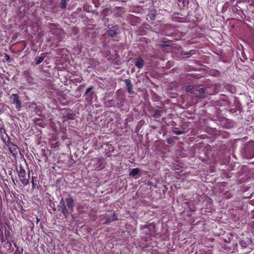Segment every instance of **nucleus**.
Here are the masks:
<instances>
[{
	"label": "nucleus",
	"instance_id": "f257e3e1",
	"mask_svg": "<svg viewBox=\"0 0 254 254\" xmlns=\"http://www.w3.org/2000/svg\"><path fill=\"white\" fill-rule=\"evenodd\" d=\"M74 204L73 197L68 195L65 200L63 198H62L58 205V210L63 214L65 218H67L69 215L68 211H70V212L73 211Z\"/></svg>",
	"mask_w": 254,
	"mask_h": 254
},
{
	"label": "nucleus",
	"instance_id": "f03ea898",
	"mask_svg": "<svg viewBox=\"0 0 254 254\" xmlns=\"http://www.w3.org/2000/svg\"><path fill=\"white\" fill-rule=\"evenodd\" d=\"M18 178L22 184L26 186L29 184V174L28 178H26V171L22 166H20L19 169L17 170Z\"/></svg>",
	"mask_w": 254,
	"mask_h": 254
},
{
	"label": "nucleus",
	"instance_id": "7ed1b4c3",
	"mask_svg": "<svg viewBox=\"0 0 254 254\" xmlns=\"http://www.w3.org/2000/svg\"><path fill=\"white\" fill-rule=\"evenodd\" d=\"M9 101L11 104L15 105V108L20 111L22 108V102L20 100V96L18 94H11L9 97Z\"/></svg>",
	"mask_w": 254,
	"mask_h": 254
},
{
	"label": "nucleus",
	"instance_id": "20e7f679",
	"mask_svg": "<svg viewBox=\"0 0 254 254\" xmlns=\"http://www.w3.org/2000/svg\"><path fill=\"white\" fill-rule=\"evenodd\" d=\"M244 155L248 159L254 157V141L249 142L244 150Z\"/></svg>",
	"mask_w": 254,
	"mask_h": 254
},
{
	"label": "nucleus",
	"instance_id": "39448f33",
	"mask_svg": "<svg viewBox=\"0 0 254 254\" xmlns=\"http://www.w3.org/2000/svg\"><path fill=\"white\" fill-rule=\"evenodd\" d=\"M95 170H100L104 168L105 161L102 157L93 158L91 161Z\"/></svg>",
	"mask_w": 254,
	"mask_h": 254
},
{
	"label": "nucleus",
	"instance_id": "423d86ee",
	"mask_svg": "<svg viewBox=\"0 0 254 254\" xmlns=\"http://www.w3.org/2000/svg\"><path fill=\"white\" fill-rule=\"evenodd\" d=\"M239 20L243 21L250 28H254V17H240Z\"/></svg>",
	"mask_w": 254,
	"mask_h": 254
},
{
	"label": "nucleus",
	"instance_id": "0eeeda50",
	"mask_svg": "<svg viewBox=\"0 0 254 254\" xmlns=\"http://www.w3.org/2000/svg\"><path fill=\"white\" fill-rule=\"evenodd\" d=\"M52 33L57 37L58 41H62L64 35V31L60 28L56 27L52 29Z\"/></svg>",
	"mask_w": 254,
	"mask_h": 254
},
{
	"label": "nucleus",
	"instance_id": "6e6552de",
	"mask_svg": "<svg viewBox=\"0 0 254 254\" xmlns=\"http://www.w3.org/2000/svg\"><path fill=\"white\" fill-rule=\"evenodd\" d=\"M115 100L116 107L118 108H122L126 99L124 95H118L116 98H115Z\"/></svg>",
	"mask_w": 254,
	"mask_h": 254
},
{
	"label": "nucleus",
	"instance_id": "1a4fd4ad",
	"mask_svg": "<svg viewBox=\"0 0 254 254\" xmlns=\"http://www.w3.org/2000/svg\"><path fill=\"white\" fill-rule=\"evenodd\" d=\"M7 147L8 148L9 151L14 156H16L18 154L19 149L16 144L14 143H10V144H7Z\"/></svg>",
	"mask_w": 254,
	"mask_h": 254
},
{
	"label": "nucleus",
	"instance_id": "9d476101",
	"mask_svg": "<svg viewBox=\"0 0 254 254\" xmlns=\"http://www.w3.org/2000/svg\"><path fill=\"white\" fill-rule=\"evenodd\" d=\"M118 30L119 26L118 25H115L110 27L106 33L109 36L114 37L118 34Z\"/></svg>",
	"mask_w": 254,
	"mask_h": 254
},
{
	"label": "nucleus",
	"instance_id": "9b49d317",
	"mask_svg": "<svg viewBox=\"0 0 254 254\" xmlns=\"http://www.w3.org/2000/svg\"><path fill=\"white\" fill-rule=\"evenodd\" d=\"M118 220V216L116 213L114 212L111 217H107L106 218L105 221L104 222V224H109L112 222L116 221Z\"/></svg>",
	"mask_w": 254,
	"mask_h": 254
},
{
	"label": "nucleus",
	"instance_id": "f8f14e48",
	"mask_svg": "<svg viewBox=\"0 0 254 254\" xmlns=\"http://www.w3.org/2000/svg\"><path fill=\"white\" fill-rule=\"evenodd\" d=\"M34 124L37 126L44 127L46 126L45 121L41 118H35L34 120Z\"/></svg>",
	"mask_w": 254,
	"mask_h": 254
},
{
	"label": "nucleus",
	"instance_id": "ddd939ff",
	"mask_svg": "<svg viewBox=\"0 0 254 254\" xmlns=\"http://www.w3.org/2000/svg\"><path fill=\"white\" fill-rule=\"evenodd\" d=\"M205 92V88L202 87L200 88H196V97L198 98H203L204 94Z\"/></svg>",
	"mask_w": 254,
	"mask_h": 254
},
{
	"label": "nucleus",
	"instance_id": "4468645a",
	"mask_svg": "<svg viewBox=\"0 0 254 254\" xmlns=\"http://www.w3.org/2000/svg\"><path fill=\"white\" fill-rule=\"evenodd\" d=\"M144 64V62L143 60L140 57H138V58L136 59L135 62H134V65L138 68H142Z\"/></svg>",
	"mask_w": 254,
	"mask_h": 254
},
{
	"label": "nucleus",
	"instance_id": "2eb2a0df",
	"mask_svg": "<svg viewBox=\"0 0 254 254\" xmlns=\"http://www.w3.org/2000/svg\"><path fill=\"white\" fill-rule=\"evenodd\" d=\"M125 83L127 86V92L130 94H133L132 85L130 80L128 79H126L125 80Z\"/></svg>",
	"mask_w": 254,
	"mask_h": 254
},
{
	"label": "nucleus",
	"instance_id": "dca6fc26",
	"mask_svg": "<svg viewBox=\"0 0 254 254\" xmlns=\"http://www.w3.org/2000/svg\"><path fill=\"white\" fill-rule=\"evenodd\" d=\"M145 228L148 229L150 232H147V234H148L149 236H153L156 233L155 227L154 225H145Z\"/></svg>",
	"mask_w": 254,
	"mask_h": 254
},
{
	"label": "nucleus",
	"instance_id": "f3484780",
	"mask_svg": "<svg viewBox=\"0 0 254 254\" xmlns=\"http://www.w3.org/2000/svg\"><path fill=\"white\" fill-rule=\"evenodd\" d=\"M24 76L28 83L32 84L33 83V78L29 70H26L24 72Z\"/></svg>",
	"mask_w": 254,
	"mask_h": 254
},
{
	"label": "nucleus",
	"instance_id": "a211bd4d",
	"mask_svg": "<svg viewBox=\"0 0 254 254\" xmlns=\"http://www.w3.org/2000/svg\"><path fill=\"white\" fill-rule=\"evenodd\" d=\"M104 106L107 108H110L112 107H116L115 99L106 101L104 102Z\"/></svg>",
	"mask_w": 254,
	"mask_h": 254
},
{
	"label": "nucleus",
	"instance_id": "6ab92c4d",
	"mask_svg": "<svg viewBox=\"0 0 254 254\" xmlns=\"http://www.w3.org/2000/svg\"><path fill=\"white\" fill-rule=\"evenodd\" d=\"M197 87L192 85H190L186 87V90L187 92H190L194 94H196Z\"/></svg>",
	"mask_w": 254,
	"mask_h": 254
},
{
	"label": "nucleus",
	"instance_id": "aec40b11",
	"mask_svg": "<svg viewBox=\"0 0 254 254\" xmlns=\"http://www.w3.org/2000/svg\"><path fill=\"white\" fill-rule=\"evenodd\" d=\"M13 245L15 248V251L14 254H23V248L18 247L15 243L13 244Z\"/></svg>",
	"mask_w": 254,
	"mask_h": 254
},
{
	"label": "nucleus",
	"instance_id": "412c9836",
	"mask_svg": "<svg viewBox=\"0 0 254 254\" xmlns=\"http://www.w3.org/2000/svg\"><path fill=\"white\" fill-rule=\"evenodd\" d=\"M139 173V169L137 168L132 169L130 172L129 175L134 177Z\"/></svg>",
	"mask_w": 254,
	"mask_h": 254
},
{
	"label": "nucleus",
	"instance_id": "4be33fe9",
	"mask_svg": "<svg viewBox=\"0 0 254 254\" xmlns=\"http://www.w3.org/2000/svg\"><path fill=\"white\" fill-rule=\"evenodd\" d=\"M50 125L53 130L56 133H58L59 130L56 125V123L54 121H50Z\"/></svg>",
	"mask_w": 254,
	"mask_h": 254
},
{
	"label": "nucleus",
	"instance_id": "5701e85b",
	"mask_svg": "<svg viewBox=\"0 0 254 254\" xmlns=\"http://www.w3.org/2000/svg\"><path fill=\"white\" fill-rule=\"evenodd\" d=\"M195 53L194 52V50H190L189 52H181V55H185L187 56L188 57H190V56L194 54Z\"/></svg>",
	"mask_w": 254,
	"mask_h": 254
},
{
	"label": "nucleus",
	"instance_id": "b1692460",
	"mask_svg": "<svg viewBox=\"0 0 254 254\" xmlns=\"http://www.w3.org/2000/svg\"><path fill=\"white\" fill-rule=\"evenodd\" d=\"M161 111L156 109L154 110V111L153 112V116L156 119L159 118L161 116Z\"/></svg>",
	"mask_w": 254,
	"mask_h": 254
},
{
	"label": "nucleus",
	"instance_id": "393cba45",
	"mask_svg": "<svg viewBox=\"0 0 254 254\" xmlns=\"http://www.w3.org/2000/svg\"><path fill=\"white\" fill-rule=\"evenodd\" d=\"M65 117L68 120H74L75 118V114L73 113H67Z\"/></svg>",
	"mask_w": 254,
	"mask_h": 254
},
{
	"label": "nucleus",
	"instance_id": "a878e982",
	"mask_svg": "<svg viewBox=\"0 0 254 254\" xmlns=\"http://www.w3.org/2000/svg\"><path fill=\"white\" fill-rule=\"evenodd\" d=\"M44 60V57H36L35 59L36 64L38 65L41 64Z\"/></svg>",
	"mask_w": 254,
	"mask_h": 254
},
{
	"label": "nucleus",
	"instance_id": "bb28decb",
	"mask_svg": "<svg viewBox=\"0 0 254 254\" xmlns=\"http://www.w3.org/2000/svg\"><path fill=\"white\" fill-rule=\"evenodd\" d=\"M93 89V86L88 88L84 93V96H87L89 93L91 95H93V92H91V90Z\"/></svg>",
	"mask_w": 254,
	"mask_h": 254
},
{
	"label": "nucleus",
	"instance_id": "cd10ccee",
	"mask_svg": "<svg viewBox=\"0 0 254 254\" xmlns=\"http://www.w3.org/2000/svg\"><path fill=\"white\" fill-rule=\"evenodd\" d=\"M186 2V0H178V4L182 8L185 6Z\"/></svg>",
	"mask_w": 254,
	"mask_h": 254
},
{
	"label": "nucleus",
	"instance_id": "c85d7f7f",
	"mask_svg": "<svg viewBox=\"0 0 254 254\" xmlns=\"http://www.w3.org/2000/svg\"><path fill=\"white\" fill-rule=\"evenodd\" d=\"M1 136V139L3 141V142H6V140L9 137L8 134L5 132V133H2L0 134Z\"/></svg>",
	"mask_w": 254,
	"mask_h": 254
},
{
	"label": "nucleus",
	"instance_id": "c756f323",
	"mask_svg": "<svg viewBox=\"0 0 254 254\" xmlns=\"http://www.w3.org/2000/svg\"><path fill=\"white\" fill-rule=\"evenodd\" d=\"M6 130L5 129L4 125L3 123H0V134L5 133Z\"/></svg>",
	"mask_w": 254,
	"mask_h": 254
},
{
	"label": "nucleus",
	"instance_id": "7c9ffc66",
	"mask_svg": "<svg viewBox=\"0 0 254 254\" xmlns=\"http://www.w3.org/2000/svg\"><path fill=\"white\" fill-rule=\"evenodd\" d=\"M224 197L225 198L228 199V198L232 197L233 195L229 191H226L224 193Z\"/></svg>",
	"mask_w": 254,
	"mask_h": 254
},
{
	"label": "nucleus",
	"instance_id": "2f4dec72",
	"mask_svg": "<svg viewBox=\"0 0 254 254\" xmlns=\"http://www.w3.org/2000/svg\"><path fill=\"white\" fill-rule=\"evenodd\" d=\"M66 1H67V0H61L60 4H61V7L62 8H65L66 7V3H67Z\"/></svg>",
	"mask_w": 254,
	"mask_h": 254
},
{
	"label": "nucleus",
	"instance_id": "473e14b6",
	"mask_svg": "<svg viewBox=\"0 0 254 254\" xmlns=\"http://www.w3.org/2000/svg\"><path fill=\"white\" fill-rule=\"evenodd\" d=\"M4 60L8 63L11 62V59L10 56L7 54H4Z\"/></svg>",
	"mask_w": 254,
	"mask_h": 254
},
{
	"label": "nucleus",
	"instance_id": "72a5a7b5",
	"mask_svg": "<svg viewBox=\"0 0 254 254\" xmlns=\"http://www.w3.org/2000/svg\"><path fill=\"white\" fill-rule=\"evenodd\" d=\"M240 244L243 248H245L248 246L247 243L245 240H241L240 242Z\"/></svg>",
	"mask_w": 254,
	"mask_h": 254
},
{
	"label": "nucleus",
	"instance_id": "f704fd0d",
	"mask_svg": "<svg viewBox=\"0 0 254 254\" xmlns=\"http://www.w3.org/2000/svg\"><path fill=\"white\" fill-rule=\"evenodd\" d=\"M173 133L176 135H181L183 134L184 133V131H181V130H173L172 131Z\"/></svg>",
	"mask_w": 254,
	"mask_h": 254
},
{
	"label": "nucleus",
	"instance_id": "c9c22d12",
	"mask_svg": "<svg viewBox=\"0 0 254 254\" xmlns=\"http://www.w3.org/2000/svg\"><path fill=\"white\" fill-rule=\"evenodd\" d=\"M33 17L35 19V21H36V22L35 23H32L31 26L33 27H37L38 28L39 26L38 22H37L38 18H37L36 17Z\"/></svg>",
	"mask_w": 254,
	"mask_h": 254
},
{
	"label": "nucleus",
	"instance_id": "e433bc0d",
	"mask_svg": "<svg viewBox=\"0 0 254 254\" xmlns=\"http://www.w3.org/2000/svg\"><path fill=\"white\" fill-rule=\"evenodd\" d=\"M167 142L168 143L170 144H172L174 143V139L173 138H167Z\"/></svg>",
	"mask_w": 254,
	"mask_h": 254
},
{
	"label": "nucleus",
	"instance_id": "4c0bfd02",
	"mask_svg": "<svg viewBox=\"0 0 254 254\" xmlns=\"http://www.w3.org/2000/svg\"><path fill=\"white\" fill-rule=\"evenodd\" d=\"M5 145L7 146V144H10V143H13L12 142H11V139L10 138V137H9L6 140V142H4Z\"/></svg>",
	"mask_w": 254,
	"mask_h": 254
},
{
	"label": "nucleus",
	"instance_id": "58836bf2",
	"mask_svg": "<svg viewBox=\"0 0 254 254\" xmlns=\"http://www.w3.org/2000/svg\"><path fill=\"white\" fill-rule=\"evenodd\" d=\"M9 175L12 176V172L11 171L10 172ZM11 179H12V181L13 184H14V185H16V184L15 182V179L13 178L12 176H11Z\"/></svg>",
	"mask_w": 254,
	"mask_h": 254
},
{
	"label": "nucleus",
	"instance_id": "ea45409f",
	"mask_svg": "<svg viewBox=\"0 0 254 254\" xmlns=\"http://www.w3.org/2000/svg\"><path fill=\"white\" fill-rule=\"evenodd\" d=\"M32 187L34 188L36 184L34 183V181L33 178H32Z\"/></svg>",
	"mask_w": 254,
	"mask_h": 254
},
{
	"label": "nucleus",
	"instance_id": "a19ab883",
	"mask_svg": "<svg viewBox=\"0 0 254 254\" xmlns=\"http://www.w3.org/2000/svg\"><path fill=\"white\" fill-rule=\"evenodd\" d=\"M36 223L38 224L39 222L40 221V219L36 216Z\"/></svg>",
	"mask_w": 254,
	"mask_h": 254
},
{
	"label": "nucleus",
	"instance_id": "79ce46f5",
	"mask_svg": "<svg viewBox=\"0 0 254 254\" xmlns=\"http://www.w3.org/2000/svg\"><path fill=\"white\" fill-rule=\"evenodd\" d=\"M228 87L230 88V90L231 91V92H233L232 90L233 89V87L229 85H228Z\"/></svg>",
	"mask_w": 254,
	"mask_h": 254
},
{
	"label": "nucleus",
	"instance_id": "37998d69",
	"mask_svg": "<svg viewBox=\"0 0 254 254\" xmlns=\"http://www.w3.org/2000/svg\"><path fill=\"white\" fill-rule=\"evenodd\" d=\"M150 17L151 20H155L156 17L153 16V17Z\"/></svg>",
	"mask_w": 254,
	"mask_h": 254
},
{
	"label": "nucleus",
	"instance_id": "c03bdc74",
	"mask_svg": "<svg viewBox=\"0 0 254 254\" xmlns=\"http://www.w3.org/2000/svg\"><path fill=\"white\" fill-rule=\"evenodd\" d=\"M58 125L61 126V123L59 121L57 122Z\"/></svg>",
	"mask_w": 254,
	"mask_h": 254
},
{
	"label": "nucleus",
	"instance_id": "a18cd8bd",
	"mask_svg": "<svg viewBox=\"0 0 254 254\" xmlns=\"http://www.w3.org/2000/svg\"><path fill=\"white\" fill-rule=\"evenodd\" d=\"M30 222H31V224L32 225V227H33V226H34L33 223L32 221H31Z\"/></svg>",
	"mask_w": 254,
	"mask_h": 254
},
{
	"label": "nucleus",
	"instance_id": "49530a36",
	"mask_svg": "<svg viewBox=\"0 0 254 254\" xmlns=\"http://www.w3.org/2000/svg\"><path fill=\"white\" fill-rule=\"evenodd\" d=\"M25 47H26V45L25 44V45H24V46L23 48L22 49V50H23L24 49V48H25Z\"/></svg>",
	"mask_w": 254,
	"mask_h": 254
},
{
	"label": "nucleus",
	"instance_id": "de8ad7c7",
	"mask_svg": "<svg viewBox=\"0 0 254 254\" xmlns=\"http://www.w3.org/2000/svg\"><path fill=\"white\" fill-rule=\"evenodd\" d=\"M82 80V78H81V79H80V80H79V81H78V82H81V81Z\"/></svg>",
	"mask_w": 254,
	"mask_h": 254
},
{
	"label": "nucleus",
	"instance_id": "09e8293b",
	"mask_svg": "<svg viewBox=\"0 0 254 254\" xmlns=\"http://www.w3.org/2000/svg\"><path fill=\"white\" fill-rule=\"evenodd\" d=\"M2 110H1V109L0 108V113H2Z\"/></svg>",
	"mask_w": 254,
	"mask_h": 254
},
{
	"label": "nucleus",
	"instance_id": "8fccbe9b",
	"mask_svg": "<svg viewBox=\"0 0 254 254\" xmlns=\"http://www.w3.org/2000/svg\"><path fill=\"white\" fill-rule=\"evenodd\" d=\"M233 245L234 246H237V245H236L234 243Z\"/></svg>",
	"mask_w": 254,
	"mask_h": 254
},
{
	"label": "nucleus",
	"instance_id": "3c124183",
	"mask_svg": "<svg viewBox=\"0 0 254 254\" xmlns=\"http://www.w3.org/2000/svg\"><path fill=\"white\" fill-rule=\"evenodd\" d=\"M25 254H28V253H25Z\"/></svg>",
	"mask_w": 254,
	"mask_h": 254
}]
</instances>
